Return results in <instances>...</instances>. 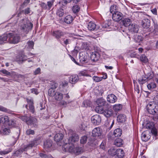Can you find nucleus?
<instances>
[{
    "label": "nucleus",
    "mask_w": 158,
    "mask_h": 158,
    "mask_svg": "<svg viewBox=\"0 0 158 158\" xmlns=\"http://www.w3.org/2000/svg\"><path fill=\"white\" fill-rule=\"evenodd\" d=\"M52 142L50 139H47L44 142V147L47 151H50L52 146Z\"/></svg>",
    "instance_id": "f8f14e48"
},
{
    "label": "nucleus",
    "mask_w": 158,
    "mask_h": 158,
    "mask_svg": "<svg viewBox=\"0 0 158 158\" xmlns=\"http://www.w3.org/2000/svg\"><path fill=\"white\" fill-rule=\"evenodd\" d=\"M103 106H97L95 109V110L97 113L100 114H102L103 113L104 110Z\"/></svg>",
    "instance_id": "58836bf2"
},
{
    "label": "nucleus",
    "mask_w": 158,
    "mask_h": 158,
    "mask_svg": "<svg viewBox=\"0 0 158 158\" xmlns=\"http://www.w3.org/2000/svg\"><path fill=\"white\" fill-rule=\"evenodd\" d=\"M123 25L125 27L128 26L131 24V20L128 18H125L122 20Z\"/></svg>",
    "instance_id": "c85d7f7f"
},
{
    "label": "nucleus",
    "mask_w": 158,
    "mask_h": 158,
    "mask_svg": "<svg viewBox=\"0 0 158 158\" xmlns=\"http://www.w3.org/2000/svg\"><path fill=\"white\" fill-rule=\"evenodd\" d=\"M72 10L74 13L78 12L80 10V8L77 5H75L73 7Z\"/></svg>",
    "instance_id": "5fc2aeb1"
},
{
    "label": "nucleus",
    "mask_w": 158,
    "mask_h": 158,
    "mask_svg": "<svg viewBox=\"0 0 158 158\" xmlns=\"http://www.w3.org/2000/svg\"><path fill=\"white\" fill-rule=\"evenodd\" d=\"M0 111L7 113L8 112L9 110L2 106L0 105Z\"/></svg>",
    "instance_id": "e2e57ef3"
},
{
    "label": "nucleus",
    "mask_w": 158,
    "mask_h": 158,
    "mask_svg": "<svg viewBox=\"0 0 158 158\" xmlns=\"http://www.w3.org/2000/svg\"><path fill=\"white\" fill-rule=\"evenodd\" d=\"M11 151L10 149H9L7 150H5L4 151H1L0 152V154L1 155H6L10 152Z\"/></svg>",
    "instance_id": "052dcab7"
},
{
    "label": "nucleus",
    "mask_w": 158,
    "mask_h": 158,
    "mask_svg": "<svg viewBox=\"0 0 158 158\" xmlns=\"http://www.w3.org/2000/svg\"><path fill=\"white\" fill-rule=\"evenodd\" d=\"M122 134V130L120 128H117L115 129L113 135L115 137L120 136Z\"/></svg>",
    "instance_id": "2f4dec72"
},
{
    "label": "nucleus",
    "mask_w": 158,
    "mask_h": 158,
    "mask_svg": "<svg viewBox=\"0 0 158 158\" xmlns=\"http://www.w3.org/2000/svg\"><path fill=\"white\" fill-rule=\"evenodd\" d=\"M79 139V137L78 135L75 133H73L69 140V142L73 143L77 141Z\"/></svg>",
    "instance_id": "4468645a"
},
{
    "label": "nucleus",
    "mask_w": 158,
    "mask_h": 158,
    "mask_svg": "<svg viewBox=\"0 0 158 158\" xmlns=\"http://www.w3.org/2000/svg\"><path fill=\"white\" fill-rule=\"evenodd\" d=\"M53 1H49L47 2V5L48 6V8L47 7L46 5L45 4H43V7L45 9H48V10H49L53 4Z\"/></svg>",
    "instance_id": "4c0bfd02"
},
{
    "label": "nucleus",
    "mask_w": 158,
    "mask_h": 158,
    "mask_svg": "<svg viewBox=\"0 0 158 158\" xmlns=\"http://www.w3.org/2000/svg\"><path fill=\"white\" fill-rule=\"evenodd\" d=\"M73 20V17L70 15H69L66 16L64 19V22L67 24H70L71 23Z\"/></svg>",
    "instance_id": "f704fd0d"
},
{
    "label": "nucleus",
    "mask_w": 158,
    "mask_h": 158,
    "mask_svg": "<svg viewBox=\"0 0 158 158\" xmlns=\"http://www.w3.org/2000/svg\"><path fill=\"white\" fill-rule=\"evenodd\" d=\"M27 57L23 54H19L16 57V60L19 62H23L25 61L27 59Z\"/></svg>",
    "instance_id": "412c9836"
},
{
    "label": "nucleus",
    "mask_w": 158,
    "mask_h": 158,
    "mask_svg": "<svg viewBox=\"0 0 158 158\" xmlns=\"http://www.w3.org/2000/svg\"><path fill=\"white\" fill-rule=\"evenodd\" d=\"M124 154V152L123 149L121 148H118L116 150V155L118 158H121L123 157Z\"/></svg>",
    "instance_id": "393cba45"
},
{
    "label": "nucleus",
    "mask_w": 158,
    "mask_h": 158,
    "mask_svg": "<svg viewBox=\"0 0 158 158\" xmlns=\"http://www.w3.org/2000/svg\"><path fill=\"white\" fill-rule=\"evenodd\" d=\"M108 152L109 155L114 156L116 155V150L114 148H111L108 151Z\"/></svg>",
    "instance_id": "79ce46f5"
},
{
    "label": "nucleus",
    "mask_w": 158,
    "mask_h": 158,
    "mask_svg": "<svg viewBox=\"0 0 158 158\" xmlns=\"http://www.w3.org/2000/svg\"><path fill=\"white\" fill-rule=\"evenodd\" d=\"M152 77L151 76L146 77L144 75H143L138 79V82L140 85H143V84L145 83L148 80L152 79Z\"/></svg>",
    "instance_id": "ddd939ff"
},
{
    "label": "nucleus",
    "mask_w": 158,
    "mask_h": 158,
    "mask_svg": "<svg viewBox=\"0 0 158 158\" xmlns=\"http://www.w3.org/2000/svg\"><path fill=\"white\" fill-rule=\"evenodd\" d=\"M35 141H31L29 144L24 146L23 148H22L16 151L15 153V154L18 156H19L23 152L27 151L35 145Z\"/></svg>",
    "instance_id": "f03ea898"
},
{
    "label": "nucleus",
    "mask_w": 158,
    "mask_h": 158,
    "mask_svg": "<svg viewBox=\"0 0 158 158\" xmlns=\"http://www.w3.org/2000/svg\"><path fill=\"white\" fill-rule=\"evenodd\" d=\"M56 14L57 16L60 17L63 16L64 14L63 9L61 8L58 9L57 10Z\"/></svg>",
    "instance_id": "a19ab883"
},
{
    "label": "nucleus",
    "mask_w": 158,
    "mask_h": 158,
    "mask_svg": "<svg viewBox=\"0 0 158 158\" xmlns=\"http://www.w3.org/2000/svg\"><path fill=\"white\" fill-rule=\"evenodd\" d=\"M87 139V137L86 136H82L80 139V143L81 144L85 143Z\"/></svg>",
    "instance_id": "8fccbe9b"
},
{
    "label": "nucleus",
    "mask_w": 158,
    "mask_h": 158,
    "mask_svg": "<svg viewBox=\"0 0 158 158\" xmlns=\"http://www.w3.org/2000/svg\"><path fill=\"white\" fill-rule=\"evenodd\" d=\"M54 97L56 100L60 101L63 98V94L60 92L56 91Z\"/></svg>",
    "instance_id": "aec40b11"
},
{
    "label": "nucleus",
    "mask_w": 158,
    "mask_h": 158,
    "mask_svg": "<svg viewBox=\"0 0 158 158\" xmlns=\"http://www.w3.org/2000/svg\"><path fill=\"white\" fill-rule=\"evenodd\" d=\"M102 132V130L100 128L95 127L92 130V135L93 137H99L101 135Z\"/></svg>",
    "instance_id": "6e6552de"
},
{
    "label": "nucleus",
    "mask_w": 158,
    "mask_h": 158,
    "mask_svg": "<svg viewBox=\"0 0 158 158\" xmlns=\"http://www.w3.org/2000/svg\"><path fill=\"white\" fill-rule=\"evenodd\" d=\"M74 148V145L73 143L69 142L64 145L63 147V150L65 152H73Z\"/></svg>",
    "instance_id": "39448f33"
},
{
    "label": "nucleus",
    "mask_w": 158,
    "mask_h": 158,
    "mask_svg": "<svg viewBox=\"0 0 158 158\" xmlns=\"http://www.w3.org/2000/svg\"><path fill=\"white\" fill-rule=\"evenodd\" d=\"M91 121L94 124L98 125L101 121V116L99 115H94L91 118Z\"/></svg>",
    "instance_id": "0eeeda50"
},
{
    "label": "nucleus",
    "mask_w": 158,
    "mask_h": 158,
    "mask_svg": "<svg viewBox=\"0 0 158 158\" xmlns=\"http://www.w3.org/2000/svg\"><path fill=\"white\" fill-rule=\"evenodd\" d=\"M79 58L80 62L82 63L87 62V59L85 56H81V55H80Z\"/></svg>",
    "instance_id": "603ef678"
},
{
    "label": "nucleus",
    "mask_w": 158,
    "mask_h": 158,
    "mask_svg": "<svg viewBox=\"0 0 158 158\" xmlns=\"http://www.w3.org/2000/svg\"><path fill=\"white\" fill-rule=\"evenodd\" d=\"M131 57H135L136 56L137 53L135 50H132L130 52Z\"/></svg>",
    "instance_id": "680f3d73"
},
{
    "label": "nucleus",
    "mask_w": 158,
    "mask_h": 158,
    "mask_svg": "<svg viewBox=\"0 0 158 158\" xmlns=\"http://www.w3.org/2000/svg\"><path fill=\"white\" fill-rule=\"evenodd\" d=\"M103 77L97 76H94L93 77V80L96 82H98L102 80Z\"/></svg>",
    "instance_id": "4d7b16f0"
},
{
    "label": "nucleus",
    "mask_w": 158,
    "mask_h": 158,
    "mask_svg": "<svg viewBox=\"0 0 158 158\" xmlns=\"http://www.w3.org/2000/svg\"><path fill=\"white\" fill-rule=\"evenodd\" d=\"M118 7L116 5H113L111 6L110 7V10L112 13L113 14L114 12H117L116 10Z\"/></svg>",
    "instance_id": "de8ad7c7"
},
{
    "label": "nucleus",
    "mask_w": 158,
    "mask_h": 158,
    "mask_svg": "<svg viewBox=\"0 0 158 158\" xmlns=\"http://www.w3.org/2000/svg\"><path fill=\"white\" fill-rule=\"evenodd\" d=\"M143 27L144 28H148L150 25V21L147 18H145L142 21Z\"/></svg>",
    "instance_id": "6ab92c4d"
},
{
    "label": "nucleus",
    "mask_w": 158,
    "mask_h": 158,
    "mask_svg": "<svg viewBox=\"0 0 158 158\" xmlns=\"http://www.w3.org/2000/svg\"><path fill=\"white\" fill-rule=\"evenodd\" d=\"M156 107V104L155 102H150L147 105V109L148 113L152 114H155L158 110Z\"/></svg>",
    "instance_id": "20e7f679"
},
{
    "label": "nucleus",
    "mask_w": 158,
    "mask_h": 158,
    "mask_svg": "<svg viewBox=\"0 0 158 158\" xmlns=\"http://www.w3.org/2000/svg\"><path fill=\"white\" fill-rule=\"evenodd\" d=\"M34 45V42L32 41H29L27 43L26 46L27 48H28L29 49H32L33 48Z\"/></svg>",
    "instance_id": "a18cd8bd"
},
{
    "label": "nucleus",
    "mask_w": 158,
    "mask_h": 158,
    "mask_svg": "<svg viewBox=\"0 0 158 158\" xmlns=\"http://www.w3.org/2000/svg\"><path fill=\"white\" fill-rule=\"evenodd\" d=\"M91 104L89 100L84 101L82 103V105L84 107H86L89 106Z\"/></svg>",
    "instance_id": "864d4df0"
},
{
    "label": "nucleus",
    "mask_w": 158,
    "mask_h": 158,
    "mask_svg": "<svg viewBox=\"0 0 158 158\" xmlns=\"http://www.w3.org/2000/svg\"><path fill=\"white\" fill-rule=\"evenodd\" d=\"M2 127V133L4 135H8L10 132V130L9 127H6L5 126Z\"/></svg>",
    "instance_id": "c9c22d12"
},
{
    "label": "nucleus",
    "mask_w": 158,
    "mask_h": 158,
    "mask_svg": "<svg viewBox=\"0 0 158 158\" xmlns=\"http://www.w3.org/2000/svg\"><path fill=\"white\" fill-rule=\"evenodd\" d=\"M96 102L98 106H104L106 103L105 100L102 98H98Z\"/></svg>",
    "instance_id": "a878e982"
},
{
    "label": "nucleus",
    "mask_w": 158,
    "mask_h": 158,
    "mask_svg": "<svg viewBox=\"0 0 158 158\" xmlns=\"http://www.w3.org/2000/svg\"><path fill=\"white\" fill-rule=\"evenodd\" d=\"M9 118L8 116H2L0 118V126H5L9 122Z\"/></svg>",
    "instance_id": "9d476101"
},
{
    "label": "nucleus",
    "mask_w": 158,
    "mask_h": 158,
    "mask_svg": "<svg viewBox=\"0 0 158 158\" xmlns=\"http://www.w3.org/2000/svg\"><path fill=\"white\" fill-rule=\"evenodd\" d=\"M141 138L143 141L146 142L150 139V136L148 134L143 132L141 134Z\"/></svg>",
    "instance_id": "bb28decb"
},
{
    "label": "nucleus",
    "mask_w": 158,
    "mask_h": 158,
    "mask_svg": "<svg viewBox=\"0 0 158 158\" xmlns=\"http://www.w3.org/2000/svg\"><path fill=\"white\" fill-rule=\"evenodd\" d=\"M99 57V53L97 52H93L91 54L90 59L93 61H96L98 60Z\"/></svg>",
    "instance_id": "f3484780"
},
{
    "label": "nucleus",
    "mask_w": 158,
    "mask_h": 158,
    "mask_svg": "<svg viewBox=\"0 0 158 158\" xmlns=\"http://www.w3.org/2000/svg\"><path fill=\"white\" fill-rule=\"evenodd\" d=\"M8 42L10 43L16 44L19 41L20 37L18 35L14 32H10L7 34Z\"/></svg>",
    "instance_id": "7ed1b4c3"
},
{
    "label": "nucleus",
    "mask_w": 158,
    "mask_h": 158,
    "mask_svg": "<svg viewBox=\"0 0 158 158\" xmlns=\"http://www.w3.org/2000/svg\"><path fill=\"white\" fill-rule=\"evenodd\" d=\"M30 117H27L26 116H23L19 117L20 119L25 122L28 125H30L31 122V121H30Z\"/></svg>",
    "instance_id": "473e14b6"
},
{
    "label": "nucleus",
    "mask_w": 158,
    "mask_h": 158,
    "mask_svg": "<svg viewBox=\"0 0 158 158\" xmlns=\"http://www.w3.org/2000/svg\"><path fill=\"white\" fill-rule=\"evenodd\" d=\"M64 135L61 133H59L56 134L54 137V140L56 142L61 140L63 139Z\"/></svg>",
    "instance_id": "5701e85b"
},
{
    "label": "nucleus",
    "mask_w": 158,
    "mask_h": 158,
    "mask_svg": "<svg viewBox=\"0 0 158 158\" xmlns=\"http://www.w3.org/2000/svg\"><path fill=\"white\" fill-rule=\"evenodd\" d=\"M52 35L56 38L59 39L64 35V33L60 30H57L53 31Z\"/></svg>",
    "instance_id": "9b49d317"
},
{
    "label": "nucleus",
    "mask_w": 158,
    "mask_h": 158,
    "mask_svg": "<svg viewBox=\"0 0 158 158\" xmlns=\"http://www.w3.org/2000/svg\"><path fill=\"white\" fill-rule=\"evenodd\" d=\"M71 102L72 101H70V100L67 101V102H65L64 101H61L59 102V104L60 106L65 107L66 106L67 103H69Z\"/></svg>",
    "instance_id": "c03bdc74"
},
{
    "label": "nucleus",
    "mask_w": 158,
    "mask_h": 158,
    "mask_svg": "<svg viewBox=\"0 0 158 158\" xmlns=\"http://www.w3.org/2000/svg\"><path fill=\"white\" fill-rule=\"evenodd\" d=\"M26 134L27 135H33L34 134V131L33 130L29 129L27 131Z\"/></svg>",
    "instance_id": "338daca9"
},
{
    "label": "nucleus",
    "mask_w": 158,
    "mask_h": 158,
    "mask_svg": "<svg viewBox=\"0 0 158 158\" xmlns=\"http://www.w3.org/2000/svg\"><path fill=\"white\" fill-rule=\"evenodd\" d=\"M79 80V77L77 75H73L69 77V82L72 84H75Z\"/></svg>",
    "instance_id": "2eb2a0df"
},
{
    "label": "nucleus",
    "mask_w": 158,
    "mask_h": 158,
    "mask_svg": "<svg viewBox=\"0 0 158 158\" xmlns=\"http://www.w3.org/2000/svg\"><path fill=\"white\" fill-rule=\"evenodd\" d=\"M128 30L132 33H137L139 30L138 26L136 24L132 23L129 26Z\"/></svg>",
    "instance_id": "1a4fd4ad"
},
{
    "label": "nucleus",
    "mask_w": 158,
    "mask_h": 158,
    "mask_svg": "<svg viewBox=\"0 0 158 158\" xmlns=\"http://www.w3.org/2000/svg\"><path fill=\"white\" fill-rule=\"evenodd\" d=\"M103 114L106 117L109 118L112 115L113 112L111 109H108L104 110Z\"/></svg>",
    "instance_id": "b1692460"
},
{
    "label": "nucleus",
    "mask_w": 158,
    "mask_h": 158,
    "mask_svg": "<svg viewBox=\"0 0 158 158\" xmlns=\"http://www.w3.org/2000/svg\"><path fill=\"white\" fill-rule=\"evenodd\" d=\"M30 121H31V122L29 125H31L32 124L35 126L37 125V120L35 118L31 117L30 118Z\"/></svg>",
    "instance_id": "49530a36"
},
{
    "label": "nucleus",
    "mask_w": 158,
    "mask_h": 158,
    "mask_svg": "<svg viewBox=\"0 0 158 158\" xmlns=\"http://www.w3.org/2000/svg\"><path fill=\"white\" fill-rule=\"evenodd\" d=\"M111 24V23L110 21H106L102 24V28H106L109 27Z\"/></svg>",
    "instance_id": "37998d69"
},
{
    "label": "nucleus",
    "mask_w": 158,
    "mask_h": 158,
    "mask_svg": "<svg viewBox=\"0 0 158 158\" xmlns=\"http://www.w3.org/2000/svg\"><path fill=\"white\" fill-rule=\"evenodd\" d=\"M51 85V88H52L54 89H56L58 86V84L54 82H52Z\"/></svg>",
    "instance_id": "0e129e2a"
},
{
    "label": "nucleus",
    "mask_w": 158,
    "mask_h": 158,
    "mask_svg": "<svg viewBox=\"0 0 158 158\" xmlns=\"http://www.w3.org/2000/svg\"><path fill=\"white\" fill-rule=\"evenodd\" d=\"M123 144V140L120 138L116 139L114 142V144L118 147H120Z\"/></svg>",
    "instance_id": "e433bc0d"
},
{
    "label": "nucleus",
    "mask_w": 158,
    "mask_h": 158,
    "mask_svg": "<svg viewBox=\"0 0 158 158\" xmlns=\"http://www.w3.org/2000/svg\"><path fill=\"white\" fill-rule=\"evenodd\" d=\"M68 86V83L67 82H62L60 85L59 87L60 88H65L67 87Z\"/></svg>",
    "instance_id": "13d9d810"
},
{
    "label": "nucleus",
    "mask_w": 158,
    "mask_h": 158,
    "mask_svg": "<svg viewBox=\"0 0 158 158\" xmlns=\"http://www.w3.org/2000/svg\"><path fill=\"white\" fill-rule=\"evenodd\" d=\"M107 101L110 103H113L117 100V97L114 94H111L108 95L107 97Z\"/></svg>",
    "instance_id": "dca6fc26"
},
{
    "label": "nucleus",
    "mask_w": 158,
    "mask_h": 158,
    "mask_svg": "<svg viewBox=\"0 0 158 158\" xmlns=\"http://www.w3.org/2000/svg\"><path fill=\"white\" fill-rule=\"evenodd\" d=\"M94 92L96 95L97 96H100L102 94L103 91L99 87H98L95 88Z\"/></svg>",
    "instance_id": "72a5a7b5"
},
{
    "label": "nucleus",
    "mask_w": 158,
    "mask_h": 158,
    "mask_svg": "<svg viewBox=\"0 0 158 158\" xmlns=\"http://www.w3.org/2000/svg\"><path fill=\"white\" fill-rule=\"evenodd\" d=\"M117 120L118 122L123 123L126 120V116L125 115L120 114L117 117Z\"/></svg>",
    "instance_id": "7c9ffc66"
},
{
    "label": "nucleus",
    "mask_w": 158,
    "mask_h": 158,
    "mask_svg": "<svg viewBox=\"0 0 158 158\" xmlns=\"http://www.w3.org/2000/svg\"><path fill=\"white\" fill-rule=\"evenodd\" d=\"M63 40L64 44L66 45L70 44L71 42V40L69 39L64 38L63 39Z\"/></svg>",
    "instance_id": "69168bd1"
},
{
    "label": "nucleus",
    "mask_w": 158,
    "mask_h": 158,
    "mask_svg": "<svg viewBox=\"0 0 158 158\" xmlns=\"http://www.w3.org/2000/svg\"><path fill=\"white\" fill-rule=\"evenodd\" d=\"M122 14L120 12L117 11L113 14L112 18L113 20L118 22L122 18Z\"/></svg>",
    "instance_id": "423d86ee"
},
{
    "label": "nucleus",
    "mask_w": 158,
    "mask_h": 158,
    "mask_svg": "<svg viewBox=\"0 0 158 158\" xmlns=\"http://www.w3.org/2000/svg\"><path fill=\"white\" fill-rule=\"evenodd\" d=\"M151 31L154 35H158V25L154 24L153 26H152Z\"/></svg>",
    "instance_id": "4be33fe9"
},
{
    "label": "nucleus",
    "mask_w": 158,
    "mask_h": 158,
    "mask_svg": "<svg viewBox=\"0 0 158 158\" xmlns=\"http://www.w3.org/2000/svg\"><path fill=\"white\" fill-rule=\"evenodd\" d=\"M29 110L32 113H33L34 112V107L33 104L29 105Z\"/></svg>",
    "instance_id": "774afa93"
},
{
    "label": "nucleus",
    "mask_w": 158,
    "mask_h": 158,
    "mask_svg": "<svg viewBox=\"0 0 158 158\" xmlns=\"http://www.w3.org/2000/svg\"><path fill=\"white\" fill-rule=\"evenodd\" d=\"M19 25L21 30L26 34L31 30L33 26L32 24L26 19H23L20 21Z\"/></svg>",
    "instance_id": "f257e3e1"
},
{
    "label": "nucleus",
    "mask_w": 158,
    "mask_h": 158,
    "mask_svg": "<svg viewBox=\"0 0 158 158\" xmlns=\"http://www.w3.org/2000/svg\"><path fill=\"white\" fill-rule=\"evenodd\" d=\"M156 87V84L154 83H151L148 84L147 87L148 89H152L155 88Z\"/></svg>",
    "instance_id": "6e6d98bb"
},
{
    "label": "nucleus",
    "mask_w": 158,
    "mask_h": 158,
    "mask_svg": "<svg viewBox=\"0 0 158 158\" xmlns=\"http://www.w3.org/2000/svg\"><path fill=\"white\" fill-rule=\"evenodd\" d=\"M56 92V91H55L54 89L50 88L48 90V94L49 96L51 97H54Z\"/></svg>",
    "instance_id": "09e8293b"
},
{
    "label": "nucleus",
    "mask_w": 158,
    "mask_h": 158,
    "mask_svg": "<svg viewBox=\"0 0 158 158\" xmlns=\"http://www.w3.org/2000/svg\"><path fill=\"white\" fill-rule=\"evenodd\" d=\"M122 108V105L120 104H116L113 107V110L115 111H118L120 110Z\"/></svg>",
    "instance_id": "ea45409f"
},
{
    "label": "nucleus",
    "mask_w": 158,
    "mask_h": 158,
    "mask_svg": "<svg viewBox=\"0 0 158 158\" xmlns=\"http://www.w3.org/2000/svg\"><path fill=\"white\" fill-rule=\"evenodd\" d=\"M7 34H4L3 35L0 36V44H2L4 43L7 42Z\"/></svg>",
    "instance_id": "cd10ccee"
},
{
    "label": "nucleus",
    "mask_w": 158,
    "mask_h": 158,
    "mask_svg": "<svg viewBox=\"0 0 158 158\" xmlns=\"http://www.w3.org/2000/svg\"><path fill=\"white\" fill-rule=\"evenodd\" d=\"M140 60L141 61L146 63L148 62V59L147 57L144 55H143L140 57Z\"/></svg>",
    "instance_id": "3c124183"
},
{
    "label": "nucleus",
    "mask_w": 158,
    "mask_h": 158,
    "mask_svg": "<svg viewBox=\"0 0 158 158\" xmlns=\"http://www.w3.org/2000/svg\"><path fill=\"white\" fill-rule=\"evenodd\" d=\"M0 72L2 73L3 74H5L6 75H10V73L5 69H3L2 70H0Z\"/></svg>",
    "instance_id": "bf43d9fd"
},
{
    "label": "nucleus",
    "mask_w": 158,
    "mask_h": 158,
    "mask_svg": "<svg viewBox=\"0 0 158 158\" xmlns=\"http://www.w3.org/2000/svg\"><path fill=\"white\" fill-rule=\"evenodd\" d=\"M83 152L82 148L80 147H77L76 148H74L73 153L76 155H79L81 154Z\"/></svg>",
    "instance_id": "c756f323"
},
{
    "label": "nucleus",
    "mask_w": 158,
    "mask_h": 158,
    "mask_svg": "<svg viewBox=\"0 0 158 158\" xmlns=\"http://www.w3.org/2000/svg\"><path fill=\"white\" fill-rule=\"evenodd\" d=\"M87 28L89 31H94L96 29H99V27L98 26H97L94 23L90 22L88 24Z\"/></svg>",
    "instance_id": "a211bd4d"
}]
</instances>
